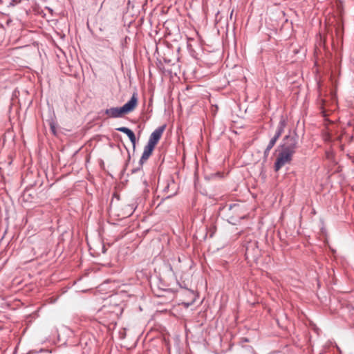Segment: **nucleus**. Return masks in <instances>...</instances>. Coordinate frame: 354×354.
<instances>
[{"label":"nucleus","mask_w":354,"mask_h":354,"mask_svg":"<svg viewBox=\"0 0 354 354\" xmlns=\"http://www.w3.org/2000/svg\"><path fill=\"white\" fill-rule=\"evenodd\" d=\"M298 147V134L297 133V131L295 130H294L293 131H291L290 130L288 133L283 138L281 143L279 145L275 151L281 149L294 155Z\"/></svg>","instance_id":"obj_2"},{"label":"nucleus","mask_w":354,"mask_h":354,"mask_svg":"<svg viewBox=\"0 0 354 354\" xmlns=\"http://www.w3.org/2000/svg\"><path fill=\"white\" fill-rule=\"evenodd\" d=\"M169 186H170V184H169V182H167V185H166V186L164 187V189H163L162 192H168V190H169Z\"/></svg>","instance_id":"obj_17"},{"label":"nucleus","mask_w":354,"mask_h":354,"mask_svg":"<svg viewBox=\"0 0 354 354\" xmlns=\"http://www.w3.org/2000/svg\"><path fill=\"white\" fill-rule=\"evenodd\" d=\"M126 149L127 150V152H128V158H127V160L125 162V164L124 165V168L121 171V175H124V173L126 171V169H127V166H128V165H129V163L130 162V160H131V156H130L129 151L127 149V148H126Z\"/></svg>","instance_id":"obj_12"},{"label":"nucleus","mask_w":354,"mask_h":354,"mask_svg":"<svg viewBox=\"0 0 354 354\" xmlns=\"http://www.w3.org/2000/svg\"><path fill=\"white\" fill-rule=\"evenodd\" d=\"M143 184L145 185V187H148V183H147V180H143Z\"/></svg>","instance_id":"obj_21"},{"label":"nucleus","mask_w":354,"mask_h":354,"mask_svg":"<svg viewBox=\"0 0 354 354\" xmlns=\"http://www.w3.org/2000/svg\"><path fill=\"white\" fill-rule=\"evenodd\" d=\"M147 160H148V158H145L143 159V156H141L140 159V160H139V165H138V167H136V168L133 169L131 170V174H135V173H137L138 171H139L142 170V165H143L144 162H145V161H147Z\"/></svg>","instance_id":"obj_10"},{"label":"nucleus","mask_w":354,"mask_h":354,"mask_svg":"<svg viewBox=\"0 0 354 354\" xmlns=\"http://www.w3.org/2000/svg\"><path fill=\"white\" fill-rule=\"evenodd\" d=\"M232 13H233V10L232 11L231 14H230V17L232 18Z\"/></svg>","instance_id":"obj_26"},{"label":"nucleus","mask_w":354,"mask_h":354,"mask_svg":"<svg viewBox=\"0 0 354 354\" xmlns=\"http://www.w3.org/2000/svg\"><path fill=\"white\" fill-rule=\"evenodd\" d=\"M330 250H331V252H332L333 254H335V253L336 252V250H334V249H332V248H331V249H330Z\"/></svg>","instance_id":"obj_24"},{"label":"nucleus","mask_w":354,"mask_h":354,"mask_svg":"<svg viewBox=\"0 0 354 354\" xmlns=\"http://www.w3.org/2000/svg\"><path fill=\"white\" fill-rule=\"evenodd\" d=\"M140 201L141 198L139 197L132 198L131 202L129 204H127L124 209L125 214H127L129 216L132 215L133 213L136 209V208L138 207L139 201Z\"/></svg>","instance_id":"obj_6"},{"label":"nucleus","mask_w":354,"mask_h":354,"mask_svg":"<svg viewBox=\"0 0 354 354\" xmlns=\"http://www.w3.org/2000/svg\"><path fill=\"white\" fill-rule=\"evenodd\" d=\"M167 125L165 124L158 127L150 135L147 143L156 147L160 140L163 132L166 129Z\"/></svg>","instance_id":"obj_4"},{"label":"nucleus","mask_w":354,"mask_h":354,"mask_svg":"<svg viewBox=\"0 0 354 354\" xmlns=\"http://www.w3.org/2000/svg\"><path fill=\"white\" fill-rule=\"evenodd\" d=\"M277 140H278V139L273 136V137L270 140V141H269V142H268V144L267 147H268V148L272 149V148H273V147L275 145V144H276V142H277Z\"/></svg>","instance_id":"obj_13"},{"label":"nucleus","mask_w":354,"mask_h":354,"mask_svg":"<svg viewBox=\"0 0 354 354\" xmlns=\"http://www.w3.org/2000/svg\"><path fill=\"white\" fill-rule=\"evenodd\" d=\"M53 116H55V113L53 112L50 113V118L48 120V124L50 126L51 132L54 135H55L56 134V126H55V121L53 120Z\"/></svg>","instance_id":"obj_9"},{"label":"nucleus","mask_w":354,"mask_h":354,"mask_svg":"<svg viewBox=\"0 0 354 354\" xmlns=\"http://www.w3.org/2000/svg\"><path fill=\"white\" fill-rule=\"evenodd\" d=\"M155 147H154L149 143H147V145L144 147V151L142 154V156H143V159L145 158H147L149 159V158L151 156Z\"/></svg>","instance_id":"obj_8"},{"label":"nucleus","mask_w":354,"mask_h":354,"mask_svg":"<svg viewBox=\"0 0 354 354\" xmlns=\"http://www.w3.org/2000/svg\"><path fill=\"white\" fill-rule=\"evenodd\" d=\"M278 151L279 153L273 166L274 171L276 172L279 171L284 165L290 164L293 158V154L288 153V151H285L281 149Z\"/></svg>","instance_id":"obj_3"},{"label":"nucleus","mask_w":354,"mask_h":354,"mask_svg":"<svg viewBox=\"0 0 354 354\" xmlns=\"http://www.w3.org/2000/svg\"><path fill=\"white\" fill-rule=\"evenodd\" d=\"M106 248L104 246H103L102 247V252L103 253H106Z\"/></svg>","instance_id":"obj_23"},{"label":"nucleus","mask_w":354,"mask_h":354,"mask_svg":"<svg viewBox=\"0 0 354 354\" xmlns=\"http://www.w3.org/2000/svg\"><path fill=\"white\" fill-rule=\"evenodd\" d=\"M57 301V299H52L51 303H55Z\"/></svg>","instance_id":"obj_25"},{"label":"nucleus","mask_w":354,"mask_h":354,"mask_svg":"<svg viewBox=\"0 0 354 354\" xmlns=\"http://www.w3.org/2000/svg\"><path fill=\"white\" fill-rule=\"evenodd\" d=\"M239 205L236 204V203H232V204H230L229 206H228V210L230 211L232 210L233 208L236 207H238Z\"/></svg>","instance_id":"obj_16"},{"label":"nucleus","mask_w":354,"mask_h":354,"mask_svg":"<svg viewBox=\"0 0 354 354\" xmlns=\"http://www.w3.org/2000/svg\"><path fill=\"white\" fill-rule=\"evenodd\" d=\"M287 125V120L283 115L280 117L279 122L277 127V129L274 137L279 139L284 131V129Z\"/></svg>","instance_id":"obj_7"},{"label":"nucleus","mask_w":354,"mask_h":354,"mask_svg":"<svg viewBox=\"0 0 354 354\" xmlns=\"http://www.w3.org/2000/svg\"><path fill=\"white\" fill-rule=\"evenodd\" d=\"M249 339L247 337H244L242 339V342H248Z\"/></svg>","instance_id":"obj_20"},{"label":"nucleus","mask_w":354,"mask_h":354,"mask_svg":"<svg viewBox=\"0 0 354 354\" xmlns=\"http://www.w3.org/2000/svg\"><path fill=\"white\" fill-rule=\"evenodd\" d=\"M176 194H171V195H169L165 198H162L161 201H160V203H162L164 202V201H165L166 199L167 198H170L171 197H172L173 196H174Z\"/></svg>","instance_id":"obj_18"},{"label":"nucleus","mask_w":354,"mask_h":354,"mask_svg":"<svg viewBox=\"0 0 354 354\" xmlns=\"http://www.w3.org/2000/svg\"><path fill=\"white\" fill-rule=\"evenodd\" d=\"M138 94L133 93L131 98L122 106L106 109L104 113L113 118H119L132 112L138 105Z\"/></svg>","instance_id":"obj_1"},{"label":"nucleus","mask_w":354,"mask_h":354,"mask_svg":"<svg viewBox=\"0 0 354 354\" xmlns=\"http://www.w3.org/2000/svg\"><path fill=\"white\" fill-rule=\"evenodd\" d=\"M249 252H250V247H248L246 248V255H248Z\"/></svg>","instance_id":"obj_22"},{"label":"nucleus","mask_w":354,"mask_h":354,"mask_svg":"<svg viewBox=\"0 0 354 354\" xmlns=\"http://www.w3.org/2000/svg\"><path fill=\"white\" fill-rule=\"evenodd\" d=\"M227 221H228V223H231V224H233V225H234V224H235L234 217H230V218L227 220Z\"/></svg>","instance_id":"obj_19"},{"label":"nucleus","mask_w":354,"mask_h":354,"mask_svg":"<svg viewBox=\"0 0 354 354\" xmlns=\"http://www.w3.org/2000/svg\"><path fill=\"white\" fill-rule=\"evenodd\" d=\"M271 149H272L268 148V147H266V148L265 149L264 152H263V156H264L265 158H267L268 156L269 153H270Z\"/></svg>","instance_id":"obj_15"},{"label":"nucleus","mask_w":354,"mask_h":354,"mask_svg":"<svg viewBox=\"0 0 354 354\" xmlns=\"http://www.w3.org/2000/svg\"><path fill=\"white\" fill-rule=\"evenodd\" d=\"M21 1L22 0H11L9 3L8 6L14 7L20 3Z\"/></svg>","instance_id":"obj_14"},{"label":"nucleus","mask_w":354,"mask_h":354,"mask_svg":"<svg viewBox=\"0 0 354 354\" xmlns=\"http://www.w3.org/2000/svg\"><path fill=\"white\" fill-rule=\"evenodd\" d=\"M335 33L337 41L339 40V41L342 42L344 33L343 28L341 26H338L337 28H336Z\"/></svg>","instance_id":"obj_11"},{"label":"nucleus","mask_w":354,"mask_h":354,"mask_svg":"<svg viewBox=\"0 0 354 354\" xmlns=\"http://www.w3.org/2000/svg\"><path fill=\"white\" fill-rule=\"evenodd\" d=\"M115 130L126 134L131 141L133 149H135L137 139L134 132L131 129L126 127H121L116 128Z\"/></svg>","instance_id":"obj_5"}]
</instances>
